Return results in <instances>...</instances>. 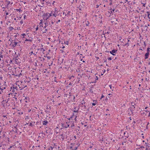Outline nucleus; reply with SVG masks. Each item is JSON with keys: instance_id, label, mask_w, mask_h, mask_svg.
<instances>
[{"instance_id": "1", "label": "nucleus", "mask_w": 150, "mask_h": 150, "mask_svg": "<svg viewBox=\"0 0 150 150\" xmlns=\"http://www.w3.org/2000/svg\"><path fill=\"white\" fill-rule=\"evenodd\" d=\"M11 89H13L12 91L14 94H17L18 93V88L17 86L13 85V87H11Z\"/></svg>"}, {"instance_id": "2", "label": "nucleus", "mask_w": 150, "mask_h": 150, "mask_svg": "<svg viewBox=\"0 0 150 150\" xmlns=\"http://www.w3.org/2000/svg\"><path fill=\"white\" fill-rule=\"evenodd\" d=\"M74 116L75 117L74 118V120H75V121H76V118L77 117V116H76V115H74V113H73V115L71 116V117L70 118H67V119H68L69 120H73V118H74Z\"/></svg>"}, {"instance_id": "3", "label": "nucleus", "mask_w": 150, "mask_h": 150, "mask_svg": "<svg viewBox=\"0 0 150 150\" xmlns=\"http://www.w3.org/2000/svg\"><path fill=\"white\" fill-rule=\"evenodd\" d=\"M11 43L12 44V47H15L16 46H20L19 45H18V42L15 41H14L13 42H11Z\"/></svg>"}, {"instance_id": "4", "label": "nucleus", "mask_w": 150, "mask_h": 150, "mask_svg": "<svg viewBox=\"0 0 150 150\" xmlns=\"http://www.w3.org/2000/svg\"><path fill=\"white\" fill-rule=\"evenodd\" d=\"M117 51V50H113L111 51H110V52L112 55H115V53H116Z\"/></svg>"}, {"instance_id": "5", "label": "nucleus", "mask_w": 150, "mask_h": 150, "mask_svg": "<svg viewBox=\"0 0 150 150\" xmlns=\"http://www.w3.org/2000/svg\"><path fill=\"white\" fill-rule=\"evenodd\" d=\"M149 52H146L145 54V59H147L149 57Z\"/></svg>"}, {"instance_id": "6", "label": "nucleus", "mask_w": 150, "mask_h": 150, "mask_svg": "<svg viewBox=\"0 0 150 150\" xmlns=\"http://www.w3.org/2000/svg\"><path fill=\"white\" fill-rule=\"evenodd\" d=\"M42 124L43 125H47V124L48 123L47 120H44L42 121Z\"/></svg>"}, {"instance_id": "7", "label": "nucleus", "mask_w": 150, "mask_h": 150, "mask_svg": "<svg viewBox=\"0 0 150 150\" xmlns=\"http://www.w3.org/2000/svg\"><path fill=\"white\" fill-rule=\"evenodd\" d=\"M79 108L77 107H75L74 112H78V111Z\"/></svg>"}, {"instance_id": "8", "label": "nucleus", "mask_w": 150, "mask_h": 150, "mask_svg": "<svg viewBox=\"0 0 150 150\" xmlns=\"http://www.w3.org/2000/svg\"><path fill=\"white\" fill-rule=\"evenodd\" d=\"M135 104H134V105H132V106L130 108V110L132 111L133 110V109L135 108Z\"/></svg>"}, {"instance_id": "9", "label": "nucleus", "mask_w": 150, "mask_h": 150, "mask_svg": "<svg viewBox=\"0 0 150 150\" xmlns=\"http://www.w3.org/2000/svg\"><path fill=\"white\" fill-rule=\"evenodd\" d=\"M25 99L26 100L25 101V102L26 103H28L29 101V97H25Z\"/></svg>"}, {"instance_id": "10", "label": "nucleus", "mask_w": 150, "mask_h": 150, "mask_svg": "<svg viewBox=\"0 0 150 150\" xmlns=\"http://www.w3.org/2000/svg\"><path fill=\"white\" fill-rule=\"evenodd\" d=\"M60 135L62 137V140H63L64 139V135L63 134H61Z\"/></svg>"}, {"instance_id": "11", "label": "nucleus", "mask_w": 150, "mask_h": 150, "mask_svg": "<svg viewBox=\"0 0 150 150\" xmlns=\"http://www.w3.org/2000/svg\"><path fill=\"white\" fill-rule=\"evenodd\" d=\"M62 127H64L65 128H67L69 126V125H66L65 126H63V125H64L63 124H62Z\"/></svg>"}, {"instance_id": "12", "label": "nucleus", "mask_w": 150, "mask_h": 150, "mask_svg": "<svg viewBox=\"0 0 150 150\" xmlns=\"http://www.w3.org/2000/svg\"><path fill=\"white\" fill-rule=\"evenodd\" d=\"M46 108L47 109H51V106L49 105H47L46 106Z\"/></svg>"}, {"instance_id": "13", "label": "nucleus", "mask_w": 150, "mask_h": 150, "mask_svg": "<svg viewBox=\"0 0 150 150\" xmlns=\"http://www.w3.org/2000/svg\"><path fill=\"white\" fill-rule=\"evenodd\" d=\"M9 29L10 31H11L13 30V28L12 27L10 26L9 27Z\"/></svg>"}, {"instance_id": "14", "label": "nucleus", "mask_w": 150, "mask_h": 150, "mask_svg": "<svg viewBox=\"0 0 150 150\" xmlns=\"http://www.w3.org/2000/svg\"><path fill=\"white\" fill-rule=\"evenodd\" d=\"M5 88L6 87H3L2 88L0 87V89H1L2 92H3V90L4 89H5Z\"/></svg>"}, {"instance_id": "15", "label": "nucleus", "mask_w": 150, "mask_h": 150, "mask_svg": "<svg viewBox=\"0 0 150 150\" xmlns=\"http://www.w3.org/2000/svg\"><path fill=\"white\" fill-rule=\"evenodd\" d=\"M109 86L111 89H112V91H113V89L114 88V87H113L112 88V86L111 85H109Z\"/></svg>"}, {"instance_id": "16", "label": "nucleus", "mask_w": 150, "mask_h": 150, "mask_svg": "<svg viewBox=\"0 0 150 150\" xmlns=\"http://www.w3.org/2000/svg\"><path fill=\"white\" fill-rule=\"evenodd\" d=\"M32 41V40L30 39H26L25 40V41Z\"/></svg>"}, {"instance_id": "17", "label": "nucleus", "mask_w": 150, "mask_h": 150, "mask_svg": "<svg viewBox=\"0 0 150 150\" xmlns=\"http://www.w3.org/2000/svg\"><path fill=\"white\" fill-rule=\"evenodd\" d=\"M147 52H149H149H150V48L149 47H148L147 49Z\"/></svg>"}, {"instance_id": "18", "label": "nucleus", "mask_w": 150, "mask_h": 150, "mask_svg": "<svg viewBox=\"0 0 150 150\" xmlns=\"http://www.w3.org/2000/svg\"><path fill=\"white\" fill-rule=\"evenodd\" d=\"M89 21H87V23L86 24V26H88L89 25Z\"/></svg>"}, {"instance_id": "19", "label": "nucleus", "mask_w": 150, "mask_h": 150, "mask_svg": "<svg viewBox=\"0 0 150 150\" xmlns=\"http://www.w3.org/2000/svg\"><path fill=\"white\" fill-rule=\"evenodd\" d=\"M53 24V22L52 21L49 22V24L50 25H51Z\"/></svg>"}, {"instance_id": "20", "label": "nucleus", "mask_w": 150, "mask_h": 150, "mask_svg": "<svg viewBox=\"0 0 150 150\" xmlns=\"http://www.w3.org/2000/svg\"><path fill=\"white\" fill-rule=\"evenodd\" d=\"M56 79H57L56 77H54V81L55 82H56L57 83V81H56Z\"/></svg>"}, {"instance_id": "21", "label": "nucleus", "mask_w": 150, "mask_h": 150, "mask_svg": "<svg viewBox=\"0 0 150 150\" xmlns=\"http://www.w3.org/2000/svg\"><path fill=\"white\" fill-rule=\"evenodd\" d=\"M148 112L146 111H145V112H144L143 113H144V114H146H146H148Z\"/></svg>"}, {"instance_id": "22", "label": "nucleus", "mask_w": 150, "mask_h": 150, "mask_svg": "<svg viewBox=\"0 0 150 150\" xmlns=\"http://www.w3.org/2000/svg\"><path fill=\"white\" fill-rule=\"evenodd\" d=\"M52 13H49V16L48 17V18H49V17H50V16H52Z\"/></svg>"}, {"instance_id": "23", "label": "nucleus", "mask_w": 150, "mask_h": 150, "mask_svg": "<svg viewBox=\"0 0 150 150\" xmlns=\"http://www.w3.org/2000/svg\"><path fill=\"white\" fill-rule=\"evenodd\" d=\"M30 54H34V55H36L35 54H34V53H33V51H32V52H30Z\"/></svg>"}, {"instance_id": "24", "label": "nucleus", "mask_w": 150, "mask_h": 150, "mask_svg": "<svg viewBox=\"0 0 150 150\" xmlns=\"http://www.w3.org/2000/svg\"><path fill=\"white\" fill-rule=\"evenodd\" d=\"M23 21L22 20H21L20 22V23L21 24H23Z\"/></svg>"}, {"instance_id": "25", "label": "nucleus", "mask_w": 150, "mask_h": 150, "mask_svg": "<svg viewBox=\"0 0 150 150\" xmlns=\"http://www.w3.org/2000/svg\"><path fill=\"white\" fill-rule=\"evenodd\" d=\"M52 149H53V148L51 146H50V148L49 149V150H53Z\"/></svg>"}, {"instance_id": "26", "label": "nucleus", "mask_w": 150, "mask_h": 150, "mask_svg": "<svg viewBox=\"0 0 150 150\" xmlns=\"http://www.w3.org/2000/svg\"><path fill=\"white\" fill-rule=\"evenodd\" d=\"M108 96H108V98H110V97H111V96H112V95H111V94H110H110H108Z\"/></svg>"}, {"instance_id": "27", "label": "nucleus", "mask_w": 150, "mask_h": 150, "mask_svg": "<svg viewBox=\"0 0 150 150\" xmlns=\"http://www.w3.org/2000/svg\"><path fill=\"white\" fill-rule=\"evenodd\" d=\"M124 139V142H124V143H126V142H127V140H126V138H125V139Z\"/></svg>"}, {"instance_id": "28", "label": "nucleus", "mask_w": 150, "mask_h": 150, "mask_svg": "<svg viewBox=\"0 0 150 150\" xmlns=\"http://www.w3.org/2000/svg\"><path fill=\"white\" fill-rule=\"evenodd\" d=\"M112 11L113 12V13H115V12H117V11L116 10L115 11V9H113L112 10Z\"/></svg>"}, {"instance_id": "29", "label": "nucleus", "mask_w": 150, "mask_h": 150, "mask_svg": "<svg viewBox=\"0 0 150 150\" xmlns=\"http://www.w3.org/2000/svg\"><path fill=\"white\" fill-rule=\"evenodd\" d=\"M108 59L109 60H111L112 59L111 57H108Z\"/></svg>"}, {"instance_id": "30", "label": "nucleus", "mask_w": 150, "mask_h": 150, "mask_svg": "<svg viewBox=\"0 0 150 150\" xmlns=\"http://www.w3.org/2000/svg\"><path fill=\"white\" fill-rule=\"evenodd\" d=\"M78 148V146H76L75 147V148L74 149H73V150H76Z\"/></svg>"}, {"instance_id": "31", "label": "nucleus", "mask_w": 150, "mask_h": 150, "mask_svg": "<svg viewBox=\"0 0 150 150\" xmlns=\"http://www.w3.org/2000/svg\"><path fill=\"white\" fill-rule=\"evenodd\" d=\"M41 50H43V52L45 51V49L44 48H41Z\"/></svg>"}, {"instance_id": "32", "label": "nucleus", "mask_w": 150, "mask_h": 150, "mask_svg": "<svg viewBox=\"0 0 150 150\" xmlns=\"http://www.w3.org/2000/svg\"><path fill=\"white\" fill-rule=\"evenodd\" d=\"M148 117H150V112L149 111H148Z\"/></svg>"}, {"instance_id": "33", "label": "nucleus", "mask_w": 150, "mask_h": 150, "mask_svg": "<svg viewBox=\"0 0 150 150\" xmlns=\"http://www.w3.org/2000/svg\"><path fill=\"white\" fill-rule=\"evenodd\" d=\"M18 114L19 115H22L23 114V112H19L18 113Z\"/></svg>"}, {"instance_id": "34", "label": "nucleus", "mask_w": 150, "mask_h": 150, "mask_svg": "<svg viewBox=\"0 0 150 150\" xmlns=\"http://www.w3.org/2000/svg\"><path fill=\"white\" fill-rule=\"evenodd\" d=\"M27 86L26 85L24 87H22V88L20 89L21 90H22V89H23L24 88H25Z\"/></svg>"}, {"instance_id": "35", "label": "nucleus", "mask_w": 150, "mask_h": 150, "mask_svg": "<svg viewBox=\"0 0 150 150\" xmlns=\"http://www.w3.org/2000/svg\"><path fill=\"white\" fill-rule=\"evenodd\" d=\"M150 15V13H149V14L148 15V18L150 19V17H149V15Z\"/></svg>"}, {"instance_id": "36", "label": "nucleus", "mask_w": 150, "mask_h": 150, "mask_svg": "<svg viewBox=\"0 0 150 150\" xmlns=\"http://www.w3.org/2000/svg\"><path fill=\"white\" fill-rule=\"evenodd\" d=\"M140 148L141 149L144 148V147L143 146H140Z\"/></svg>"}, {"instance_id": "37", "label": "nucleus", "mask_w": 150, "mask_h": 150, "mask_svg": "<svg viewBox=\"0 0 150 150\" xmlns=\"http://www.w3.org/2000/svg\"><path fill=\"white\" fill-rule=\"evenodd\" d=\"M142 4L143 5V6H144V7H145V5L146 4V3H142Z\"/></svg>"}, {"instance_id": "38", "label": "nucleus", "mask_w": 150, "mask_h": 150, "mask_svg": "<svg viewBox=\"0 0 150 150\" xmlns=\"http://www.w3.org/2000/svg\"><path fill=\"white\" fill-rule=\"evenodd\" d=\"M21 35L22 36H24L23 37V38H25V37H24V35H25V34H24V33H23L21 34Z\"/></svg>"}, {"instance_id": "39", "label": "nucleus", "mask_w": 150, "mask_h": 150, "mask_svg": "<svg viewBox=\"0 0 150 150\" xmlns=\"http://www.w3.org/2000/svg\"><path fill=\"white\" fill-rule=\"evenodd\" d=\"M38 29V27L37 26L35 28V31H37Z\"/></svg>"}, {"instance_id": "40", "label": "nucleus", "mask_w": 150, "mask_h": 150, "mask_svg": "<svg viewBox=\"0 0 150 150\" xmlns=\"http://www.w3.org/2000/svg\"><path fill=\"white\" fill-rule=\"evenodd\" d=\"M112 12H113L112 11H111L110 12H109V13H110V15L109 16H110V15L112 13Z\"/></svg>"}, {"instance_id": "41", "label": "nucleus", "mask_w": 150, "mask_h": 150, "mask_svg": "<svg viewBox=\"0 0 150 150\" xmlns=\"http://www.w3.org/2000/svg\"><path fill=\"white\" fill-rule=\"evenodd\" d=\"M99 5H96V8H98L99 7Z\"/></svg>"}, {"instance_id": "42", "label": "nucleus", "mask_w": 150, "mask_h": 150, "mask_svg": "<svg viewBox=\"0 0 150 150\" xmlns=\"http://www.w3.org/2000/svg\"><path fill=\"white\" fill-rule=\"evenodd\" d=\"M65 43L67 44V45H68V43H69V41H66V42H65Z\"/></svg>"}, {"instance_id": "43", "label": "nucleus", "mask_w": 150, "mask_h": 150, "mask_svg": "<svg viewBox=\"0 0 150 150\" xmlns=\"http://www.w3.org/2000/svg\"><path fill=\"white\" fill-rule=\"evenodd\" d=\"M101 36H102V37H105V34H103L102 35H101Z\"/></svg>"}, {"instance_id": "44", "label": "nucleus", "mask_w": 150, "mask_h": 150, "mask_svg": "<svg viewBox=\"0 0 150 150\" xmlns=\"http://www.w3.org/2000/svg\"><path fill=\"white\" fill-rule=\"evenodd\" d=\"M52 15L54 16L55 17H56V14L55 13H54Z\"/></svg>"}, {"instance_id": "45", "label": "nucleus", "mask_w": 150, "mask_h": 150, "mask_svg": "<svg viewBox=\"0 0 150 150\" xmlns=\"http://www.w3.org/2000/svg\"><path fill=\"white\" fill-rule=\"evenodd\" d=\"M129 45V44L127 42V43H126V44H125V46L127 45V46H128Z\"/></svg>"}, {"instance_id": "46", "label": "nucleus", "mask_w": 150, "mask_h": 150, "mask_svg": "<svg viewBox=\"0 0 150 150\" xmlns=\"http://www.w3.org/2000/svg\"><path fill=\"white\" fill-rule=\"evenodd\" d=\"M26 15H24V17H23V18H24V19H25L26 18Z\"/></svg>"}, {"instance_id": "47", "label": "nucleus", "mask_w": 150, "mask_h": 150, "mask_svg": "<svg viewBox=\"0 0 150 150\" xmlns=\"http://www.w3.org/2000/svg\"><path fill=\"white\" fill-rule=\"evenodd\" d=\"M104 97V96L103 95H102L101 97V99H102V98H103Z\"/></svg>"}, {"instance_id": "48", "label": "nucleus", "mask_w": 150, "mask_h": 150, "mask_svg": "<svg viewBox=\"0 0 150 150\" xmlns=\"http://www.w3.org/2000/svg\"><path fill=\"white\" fill-rule=\"evenodd\" d=\"M45 31H44L43 32V33H45L46 31L47 30V29H45Z\"/></svg>"}, {"instance_id": "49", "label": "nucleus", "mask_w": 150, "mask_h": 150, "mask_svg": "<svg viewBox=\"0 0 150 150\" xmlns=\"http://www.w3.org/2000/svg\"><path fill=\"white\" fill-rule=\"evenodd\" d=\"M71 12L70 11H68L67 13V15H69L70 14V13Z\"/></svg>"}, {"instance_id": "50", "label": "nucleus", "mask_w": 150, "mask_h": 150, "mask_svg": "<svg viewBox=\"0 0 150 150\" xmlns=\"http://www.w3.org/2000/svg\"><path fill=\"white\" fill-rule=\"evenodd\" d=\"M29 125H30V126H32V123H30V124H29Z\"/></svg>"}, {"instance_id": "51", "label": "nucleus", "mask_w": 150, "mask_h": 150, "mask_svg": "<svg viewBox=\"0 0 150 150\" xmlns=\"http://www.w3.org/2000/svg\"><path fill=\"white\" fill-rule=\"evenodd\" d=\"M108 97H107V96L106 97V98L105 99V100L106 101L107 100H108Z\"/></svg>"}, {"instance_id": "52", "label": "nucleus", "mask_w": 150, "mask_h": 150, "mask_svg": "<svg viewBox=\"0 0 150 150\" xmlns=\"http://www.w3.org/2000/svg\"><path fill=\"white\" fill-rule=\"evenodd\" d=\"M47 58L48 59H50V57L49 56H47Z\"/></svg>"}, {"instance_id": "53", "label": "nucleus", "mask_w": 150, "mask_h": 150, "mask_svg": "<svg viewBox=\"0 0 150 150\" xmlns=\"http://www.w3.org/2000/svg\"><path fill=\"white\" fill-rule=\"evenodd\" d=\"M96 80H98V77L97 76H96L95 78Z\"/></svg>"}, {"instance_id": "54", "label": "nucleus", "mask_w": 150, "mask_h": 150, "mask_svg": "<svg viewBox=\"0 0 150 150\" xmlns=\"http://www.w3.org/2000/svg\"><path fill=\"white\" fill-rule=\"evenodd\" d=\"M8 4H10V1H7Z\"/></svg>"}, {"instance_id": "55", "label": "nucleus", "mask_w": 150, "mask_h": 150, "mask_svg": "<svg viewBox=\"0 0 150 150\" xmlns=\"http://www.w3.org/2000/svg\"><path fill=\"white\" fill-rule=\"evenodd\" d=\"M105 72V70H104V71H103V74H104Z\"/></svg>"}, {"instance_id": "56", "label": "nucleus", "mask_w": 150, "mask_h": 150, "mask_svg": "<svg viewBox=\"0 0 150 150\" xmlns=\"http://www.w3.org/2000/svg\"><path fill=\"white\" fill-rule=\"evenodd\" d=\"M99 18H100L101 19H102V18H103V17H102V16H100H100L99 17Z\"/></svg>"}, {"instance_id": "57", "label": "nucleus", "mask_w": 150, "mask_h": 150, "mask_svg": "<svg viewBox=\"0 0 150 150\" xmlns=\"http://www.w3.org/2000/svg\"><path fill=\"white\" fill-rule=\"evenodd\" d=\"M96 104H92L93 106H95L96 105Z\"/></svg>"}, {"instance_id": "58", "label": "nucleus", "mask_w": 150, "mask_h": 150, "mask_svg": "<svg viewBox=\"0 0 150 150\" xmlns=\"http://www.w3.org/2000/svg\"><path fill=\"white\" fill-rule=\"evenodd\" d=\"M8 15V12H6V15Z\"/></svg>"}, {"instance_id": "59", "label": "nucleus", "mask_w": 150, "mask_h": 150, "mask_svg": "<svg viewBox=\"0 0 150 150\" xmlns=\"http://www.w3.org/2000/svg\"><path fill=\"white\" fill-rule=\"evenodd\" d=\"M42 24V22H40V25H41Z\"/></svg>"}, {"instance_id": "60", "label": "nucleus", "mask_w": 150, "mask_h": 150, "mask_svg": "<svg viewBox=\"0 0 150 150\" xmlns=\"http://www.w3.org/2000/svg\"><path fill=\"white\" fill-rule=\"evenodd\" d=\"M125 106V104H123V105L121 106V107H123V106Z\"/></svg>"}, {"instance_id": "61", "label": "nucleus", "mask_w": 150, "mask_h": 150, "mask_svg": "<svg viewBox=\"0 0 150 150\" xmlns=\"http://www.w3.org/2000/svg\"><path fill=\"white\" fill-rule=\"evenodd\" d=\"M63 14L65 15V16H67V14L66 13H63Z\"/></svg>"}, {"instance_id": "62", "label": "nucleus", "mask_w": 150, "mask_h": 150, "mask_svg": "<svg viewBox=\"0 0 150 150\" xmlns=\"http://www.w3.org/2000/svg\"><path fill=\"white\" fill-rule=\"evenodd\" d=\"M76 136H74V138L75 139H76Z\"/></svg>"}, {"instance_id": "63", "label": "nucleus", "mask_w": 150, "mask_h": 150, "mask_svg": "<svg viewBox=\"0 0 150 150\" xmlns=\"http://www.w3.org/2000/svg\"><path fill=\"white\" fill-rule=\"evenodd\" d=\"M110 32H107V33H107V34H109V33Z\"/></svg>"}, {"instance_id": "64", "label": "nucleus", "mask_w": 150, "mask_h": 150, "mask_svg": "<svg viewBox=\"0 0 150 150\" xmlns=\"http://www.w3.org/2000/svg\"><path fill=\"white\" fill-rule=\"evenodd\" d=\"M60 22V20H58V21L57 22Z\"/></svg>"}]
</instances>
